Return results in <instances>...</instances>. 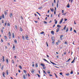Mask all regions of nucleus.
<instances>
[{
  "label": "nucleus",
  "instance_id": "f257e3e1",
  "mask_svg": "<svg viewBox=\"0 0 79 79\" xmlns=\"http://www.w3.org/2000/svg\"><path fill=\"white\" fill-rule=\"evenodd\" d=\"M25 37L26 40H28L29 37H28V36H27H27H25Z\"/></svg>",
  "mask_w": 79,
  "mask_h": 79
},
{
  "label": "nucleus",
  "instance_id": "f03ea898",
  "mask_svg": "<svg viewBox=\"0 0 79 79\" xmlns=\"http://www.w3.org/2000/svg\"><path fill=\"white\" fill-rule=\"evenodd\" d=\"M63 19L62 18V19H61V20L60 21V23H59V24H61V23H62V22H63Z\"/></svg>",
  "mask_w": 79,
  "mask_h": 79
},
{
  "label": "nucleus",
  "instance_id": "7ed1b4c3",
  "mask_svg": "<svg viewBox=\"0 0 79 79\" xmlns=\"http://www.w3.org/2000/svg\"><path fill=\"white\" fill-rule=\"evenodd\" d=\"M11 34H9V38L10 39H11Z\"/></svg>",
  "mask_w": 79,
  "mask_h": 79
},
{
  "label": "nucleus",
  "instance_id": "20e7f679",
  "mask_svg": "<svg viewBox=\"0 0 79 79\" xmlns=\"http://www.w3.org/2000/svg\"><path fill=\"white\" fill-rule=\"evenodd\" d=\"M54 37H52L51 38L53 42L55 41V40H54Z\"/></svg>",
  "mask_w": 79,
  "mask_h": 79
},
{
  "label": "nucleus",
  "instance_id": "39448f33",
  "mask_svg": "<svg viewBox=\"0 0 79 79\" xmlns=\"http://www.w3.org/2000/svg\"><path fill=\"white\" fill-rule=\"evenodd\" d=\"M45 61H46V62H47V63H49V64H50V63H49V62H48V61H47L46 59H43Z\"/></svg>",
  "mask_w": 79,
  "mask_h": 79
},
{
  "label": "nucleus",
  "instance_id": "423d86ee",
  "mask_svg": "<svg viewBox=\"0 0 79 79\" xmlns=\"http://www.w3.org/2000/svg\"><path fill=\"white\" fill-rule=\"evenodd\" d=\"M60 30V28H57L56 30V32H58V31H59V30Z\"/></svg>",
  "mask_w": 79,
  "mask_h": 79
},
{
  "label": "nucleus",
  "instance_id": "0eeeda50",
  "mask_svg": "<svg viewBox=\"0 0 79 79\" xmlns=\"http://www.w3.org/2000/svg\"><path fill=\"white\" fill-rule=\"evenodd\" d=\"M54 31H51V34H53V35H54Z\"/></svg>",
  "mask_w": 79,
  "mask_h": 79
},
{
  "label": "nucleus",
  "instance_id": "6e6552de",
  "mask_svg": "<svg viewBox=\"0 0 79 79\" xmlns=\"http://www.w3.org/2000/svg\"><path fill=\"white\" fill-rule=\"evenodd\" d=\"M20 29L21 32H22V31H23V29H22V28L21 27H20Z\"/></svg>",
  "mask_w": 79,
  "mask_h": 79
},
{
  "label": "nucleus",
  "instance_id": "1a4fd4ad",
  "mask_svg": "<svg viewBox=\"0 0 79 79\" xmlns=\"http://www.w3.org/2000/svg\"><path fill=\"white\" fill-rule=\"evenodd\" d=\"M50 62L51 63H52V64H54V65H56V64L52 62L51 61H50Z\"/></svg>",
  "mask_w": 79,
  "mask_h": 79
},
{
  "label": "nucleus",
  "instance_id": "9d476101",
  "mask_svg": "<svg viewBox=\"0 0 79 79\" xmlns=\"http://www.w3.org/2000/svg\"><path fill=\"white\" fill-rule=\"evenodd\" d=\"M10 18H12V16H13V14H12V13H11L10 14Z\"/></svg>",
  "mask_w": 79,
  "mask_h": 79
},
{
  "label": "nucleus",
  "instance_id": "9b49d317",
  "mask_svg": "<svg viewBox=\"0 0 79 79\" xmlns=\"http://www.w3.org/2000/svg\"><path fill=\"white\" fill-rule=\"evenodd\" d=\"M12 38H15V34H14V33H12Z\"/></svg>",
  "mask_w": 79,
  "mask_h": 79
},
{
  "label": "nucleus",
  "instance_id": "f8f14e48",
  "mask_svg": "<svg viewBox=\"0 0 79 79\" xmlns=\"http://www.w3.org/2000/svg\"><path fill=\"white\" fill-rule=\"evenodd\" d=\"M74 61H75V57H74L73 60L71 62V63H73L74 62Z\"/></svg>",
  "mask_w": 79,
  "mask_h": 79
},
{
  "label": "nucleus",
  "instance_id": "ddd939ff",
  "mask_svg": "<svg viewBox=\"0 0 79 79\" xmlns=\"http://www.w3.org/2000/svg\"><path fill=\"white\" fill-rule=\"evenodd\" d=\"M2 61H3V62H4V61H5V57H4V56H2Z\"/></svg>",
  "mask_w": 79,
  "mask_h": 79
},
{
  "label": "nucleus",
  "instance_id": "4468645a",
  "mask_svg": "<svg viewBox=\"0 0 79 79\" xmlns=\"http://www.w3.org/2000/svg\"><path fill=\"white\" fill-rule=\"evenodd\" d=\"M54 21H55V24H57V23H58V21L56 19H55Z\"/></svg>",
  "mask_w": 79,
  "mask_h": 79
},
{
  "label": "nucleus",
  "instance_id": "2eb2a0df",
  "mask_svg": "<svg viewBox=\"0 0 79 79\" xmlns=\"http://www.w3.org/2000/svg\"><path fill=\"white\" fill-rule=\"evenodd\" d=\"M40 64L42 66H43V67H44V66H45V65L44 64L41 63Z\"/></svg>",
  "mask_w": 79,
  "mask_h": 79
},
{
  "label": "nucleus",
  "instance_id": "dca6fc26",
  "mask_svg": "<svg viewBox=\"0 0 79 79\" xmlns=\"http://www.w3.org/2000/svg\"><path fill=\"white\" fill-rule=\"evenodd\" d=\"M2 75L4 77H5V73L4 72L2 73Z\"/></svg>",
  "mask_w": 79,
  "mask_h": 79
},
{
  "label": "nucleus",
  "instance_id": "f3484780",
  "mask_svg": "<svg viewBox=\"0 0 79 79\" xmlns=\"http://www.w3.org/2000/svg\"><path fill=\"white\" fill-rule=\"evenodd\" d=\"M62 37H63V35H61L60 37V38L61 40H62V39H63Z\"/></svg>",
  "mask_w": 79,
  "mask_h": 79
},
{
  "label": "nucleus",
  "instance_id": "a211bd4d",
  "mask_svg": "<svg viewBox=\"0 0 79 79\" xmlns=\"http://www.w3.org/2000/svg\"><path fill=\"white\" fill-rule=\"evenodd\" d=\"M50 10L51 11H52V12H53V11H54V9H53V8H52H52H51Z\"/></svg>",
  "mask_w": 79,
  "mask_h": 79
},
{
  "label": "nucleus",
  "instance_id": "6ab92c4d",
  "mask_svg": "<svg viewBox=\"0 0 79 79\" xmlns=\"http://www.w3.org/2000/svg\"><path fill=\"white\" fill-rule=\"evenodd\" d=\"M67 7V8H69L70 6H69V3H68L67 4V6H66Z\"/></svg>",
  "mask_w": 79,
  "mask_h": 79
},
{
  "label": "nucleus",
  "instance_id": "aec40b11",
  "mask_svg": "<svg viewBox=\"0 0 79 79\" xmlns=\"http://www.w3.org/2000/svg\"><path fill=\"white\" fill-rule=\"evenodd\" d=\"M68 31H69V30H68V27H67L66 28V32H68Z\"/></svg>",
  "mask_w": 79,
  "mask_h": 79
},
{
  "label": "nucleus",
  "instance_id": "412c9836",
  "mask_svg": "<svg viewBox=\"0 0 79 79\" xmlns=\"http://www.w3.org/2000/svg\"><path fill=\"white\" fill-rule=\"evenodd\" d=\"M6 62L8 64V58L6 59Z\"/></svg>",
  "mask_w": 79,
  "mask_h": 79
},
{
  "label": "nucleus",
  "instance_id": "4be33fe9",
  "mask_svg": "<svg viewBox=\"0 0 79 79\" xmlns=\"http://www.w3.org/2000/svg\"><path fill=\"white\" fill-rule=\"evenodd\" d=\"M57 27H61V26H60V25H57Z\"/></svg>",
  "mask_w": 79,
  "mask_h": 79
},
{
  "label": "nucleus",
  "instance_id": "5701e85b",
  "mask_svg": "<svg viewBox=\"0 0 79 79\" xmlns=\"http://www.w3.org/2000/svg\"><path fill=\"white\" fill-rule=\"evenodd\" d=\"M71 60V59L69 58V60L66 61V62H69V60Z\"/></svg>",
  "mask_w": 79,
  "mask_h": 79
},
{
  "label": "nucleus",
  "instance_id": "b1692460",
  "mask_svg": "<svg viewBox=\"0 0 79 79\" xmlns=\"http://www.w3.org/2000/svg\"><path fill=\"white\" fill-rule=\"evenodd\" d=\"M66 25H65L64 27V30H65L66 29Z\"/></svg>",
  "mask_w": 79,
  "mask_h": 79
},
{
  "label": "nucleus",
  "instance_id": "393cba45",
  "mask_svg": "<svg viewBox=\"0 0 79 79\" xmlns=\"http://www.w3.org/2000/svg\"><path fill=\"white\" fill-rule=\"evenodd\" d=\"M23 79H26V77L25 76V75H24V74L23 75Z\"/></svg>",
  "mask_w": 79,
  "mask_h": 79
},
{
  "label": "nucleus",
  "instance_id": "a878e982",
  "mask_svg": "<svg viewBox=\"0 0 79 79\" xmlns=\"http://www.w3.org/2000/svg\"><path fill=\"white\" fill-rule=\"evenodd\" d=\"M2 18H3L4 19V18H5V15H4L3 14L2 15Z\"/></svg>",
  "mask_w": 79,
  "mask_h": 79
},
{
  "label": "nucleus",
  "instance_id": "bb28decb",
  "mask_svg": "<svg viewBox=\"0 0 79 79\" xmlns=\"http://www.w3.org/2000/svg\"><path fill=\"white\" fill-rule=\"evenodd\" d=\"M4 38H5V39L6 40L7 39V37H6V36H4Z\"/></svg>",
  "mask_w": 79,
  "mask_h": 79
},
{
  "label": "nucleus",
  "instance_id": "cd10ccee",
  "mask_svg": "<svg viewBox=\"0 0 79 79\" xmlns=\"http://www.w3.org/2000/svg\"><path fill=\"white\" fill-rule=\"evenodd\" d=\"M14 42L15 44H16L17 43V41L16 40H14Z\"/></svg>",
  "mask_w": 79,
  "mask_h": 79
},
{
  "label": "nucleus",
  "instance_id": "c85d7f7f",
  "mask_svg": "<svg viewBox=\"0 0 79 79\" xmlns=\"http://www.w3.org/2000/svg\"><path fill=\"white\" fill-rule=\"evenodd\" d=\"M34 73V69H32V71H31V73L33 74Z\"/></svg>",
  "mask_w": 79,
  "mask_h": 79
},
{
  "label": "nucleus",
  "instance_id": "c756f323",
  "mask_svg": "<svg viewBox=\"0 0 79 79\" xmlns=\"http://www.w3.org/2000/svg\"><path fill=\"white\" fill-rule=\"evenodd\" d=\"M19 68H20V69H23V68H22V67L21 65H20L19 66Z\"/></svg>",
  "mask_w": 79,
  "mask_h": 79
},
{
  "label": "nucleus",
  "instance_id": "7c9ffc66",
  "mask_svg": "<svg viewBox=\"0 0 79 79\" xmlns=\"http://www.w3.org/2000/svg\"><path fill=\"white\" fill-rule=\"evenodd\" d=\"M43 73H44V74H47V73H46V72H45V70H43Z\"/></svg>",
  "mask_w": 79,
  "mask_h": 79
},
{
  "label": "nucleus",
  "instance_id": "2f4dec72",
  "mask_svg": "<svg viewBox=\"0 0 79 79\" xmlns=\"http://www.w3.org/2000/svg\"><path fill=\"white\" fill-rule=\"evenodd\" d=\"M42 8V6H40V7L38 8V9H39V10H41Z\"/></svg>",
  "mask_w": 79,
  "mask_h": 79
},
{
  "label": "nucleus",
  "instance_id": "473e14b6",
  "mask_svg": "<svg viewBox=\"0 0 79 79\" xmlns=\"http://www.w3.org/2000/svg\"><path fill=\"white\" fill-rule=\"evenodd\" d=\"M66 13H67L66 12H65L64 13H63V14L62 15H66Z\"/></svg>",
  "mask_w": 79,
  "mask_h": 79
},
{
  "label": "nucleus",
  "instance_id": "72a5a7b5",
  "mask_svg": "<svg viewBox=\"0 0 79 79\" xmlns=\"http://www.w3.org/2000/svg\"><path fill=\"white\" fill-rule=\"evenodd\" d=\"M6 73L7 75H8V70H7L6 71Z\"/></svg>",
  "mask_w": 79,
  "mask_h": 79
},
{
  "label": "nucleus",
  "instance_id": "f704fd0d",
  "mask_svg": "<svg viewBox=\"0 0 79 79\" xmlns=\"http://www.w3.org/2000/svg\"><path fill=\"white\" fill-rule=\"evenodd\" d=\"M22 39H23V40H25V38L24 36H22Z\"/></svg>",
  "mask_w": 79,
  "mask_h": 79
},
{
  "label": "nucleus",
  "instance_id": "c9c22d12",
  "mask_svg": "<svg viewBox=\"0 0 79 79\" xmlns=\"http://www.w3.org/2000/svg\"><path fill=\"white\" fill-rule=\"evenodd\" d=\"M70 74H73V70H72V71L70 73Z\"/></svg>",
  "mask_w": 79,
  "mask_h": 79
},
{
  "label": "nucleus",
  "instance_id": "e433bc0d",
  "mask_svg": "<svg viewBox=\"0 0 79 79\" xmlns=\"http://www.w3.org/2000/svg\"><path fill=\"white\" fill-rule=\"evenodd\" d=\"M4 14L5 15H7V12L6 11L4 12Z\"/></svg>",
  "mask_w": 79,
  "mask_h": 79
},
{
  "label": "nucleus",
  "instance_id": "4c0bfd02",
  "mask_svg": "<svg viewBox=\"0 0 79 79\" xmlns=\"http://www.w3.org/2000/svg\"><path fill=\"white\" fill-rule=\"evenodd\" d=\"M35 67H38V65H37V64H35Z\"/></svg>",
  "mask_w": 79,
  "mask_h": 79
},
{
  "label": "nucleus",
  "instance_id": "58836bf2",
  "mask_svg": "<svg viewBox=\"0 0 79 79\" xmlns=\"http://www.w3.org/2000/svg\"><path fill=\"white\" fill-rule=\"evenodd\" d=\"M3 29H1V32L2 33V34L3 33Z\"/></svg>",
  "mask_w": 79,
  "mask_h": 79
},
{
  "label": "nucleus",
  "instance_id": "ea45409f",
  "mask_svg": "<svg viewBox=\"0 0 79 79\" xmlns=\"http://www.w3.org/2000/svg\"><path fill=\"white\" fill-rule=\"evenodd\" d=\"M44 31H42L40 33V34H44Z\"/></svg>",
  "mask_w": 79,
  "mask_h": 79
},
{
  "label": "nucleus",
  "instance_id": "a19ab883",
  "mask_svg": "<svg viewBox=\"0 0 79 79\" xmlns=\"http://www.w3.org/2000/svg\"><path fill=\"white\" fill-rule=\"evenodd\" d=\"M65 75H66V76H69V73H67V74H65Z\"/></svg>",
  "mask_w": 79,
  "mask_h": 79
},
{
  "label": "nucleus",
  "instance_id": "79ce46f5",
  "mask_svg": "<svg viewBox=\"0 0 79 79\" xmlns=\"http://www.w3.org/2000/svg\"><path fill=\"white\" fill-rule=\"evenodd\" d=\"M47 72H48V74H50V72L49 70H48Z\"/></svg>",
  "mask_w": 79,
  "mask_h": 79
},
{
  "label": "nucleus",
  "instance_id": "37998d69",
  "mask_svg": "<svg viewBox=\"0 0 79 79\" xmlns=\"http://www.w3.org/2000/svg\"><path fill=\"white\" fill-rule=\"evenodd\" d=\"M46 45H47V47H48V43H47V42H46Z\"/></svg>",
  "mask_w": 79,
  "mask_h": 79
},
{
  "label": "nucleus",
  "instance_id": "c03bdc74",
  "mask_svg": "<svg viewBox=\"0 0 79 79\" xmlns=\"http://www.w3.org/2000/svg\"><path fill=\"white\" fill-rule=\"evenodd\" d=\"M6 24H7V23L6 22V23H5V24H4L5 27V26H6Z\"/></svg>",
  "mask_w": 79,
  "mask_h": 79
},
{
  "label": "nucleus",
  "instance_id": "a18cd8bd",
  "mask_svg": "<svg viewBox=\"0 0 79 79\" xmlns=\"http://www.w3.org/2000/svg\"><path fill=\"white\" fill-rule=\"evenodd\" d=\"M23 71L25 74H26V71L25 70H24Z\"/></svg>",
  "mask_w": 79,
  "mask_h": 79
},
{
  "label": "nucleus",
  "instance_id": "49530a36",
  "mask_svg": "<svg viewBox=\"0 0 79 79\" xmlns=\"http://www.w3.org/2000/svg\"><path fill=\"white\" fill-rule=\"evenodd\" d=\"M60 75H63V73L60 72Z\"/></svg>",
  "mask_w": 79,
  "mask_h": 79
},
{
  "label": "nucleus",
  "instance_id": "de8ad7c7",
  "mask_svg": "<svg viewBox=\"0 0 79 79\" xmlns=\"http://www.w3.org/2000/svg\"><path fill=\"white\" fill-rule=\"evenodd\" d=\"M15 45H14L13 46V48H14V50H15Z\"/></svg>",
  "mask_w": 79,
  "mask_h": 79
},
{
  "label": "nucleus",
  "instance_id": "09e8293b",
  "mask_svg": "<svg viewBox=\"0 0 79 79\" xmlns=\"http://www.w3.org/2000/svg\"><path fill=\"white\" fill-rule=\"evenodd\" d=\"M1 69L2 70H3V65L2 66V67L1 68Z\"/></svg>",
  "mask_w": 79,
  "mask_h": 79
},
{
  "label": "nucleus",
  "instance_id": "8fccbe9b",
  "mask_svg": "<svg viewBox=\"0 0 79 79\" xmlns=\"http://www.w3.org/2000/svg\"><path fill=\"white\" fill-rule=\"evenodd\" d=\"M37 75L39 77H40V76L39 74H37Z\"/></svg>",
  "mask_w": 79,
  "mask_h": 79
},
{
  "label": "nucleus",
  "instance_id": "3c124183",
  "mask_svg": "<svg viewBox=\"0 0 79 79\" xmlns=\"http://www.w3.org/2000/svg\"><path fill=\"white\" fill-rule=\"evenodd\" d=\"M74 32H75V33H77V32H76V30H74Z\"/></svg>",
  "mask_w": 79,
  "mask_h": 79
},
{
  "label": "nucleus",
  "instance_id": "603ef678",
  "mask_svg": "<svg viewBox=\"0 0 79 79\" xmlns=\"http://www.w3.org/2000/svg\"><path fill=\"white\" fill-rule=\"evenodd\" d=\"M44 23H45V24H47V22L45 21H44Z\"/></svg>",
  "mask_w": 79,
  "mask_h": 79
},
{
  "label": "nucleus",
  "instance_id": "864d4df0",
  "mask_svg": "<svg viewBox=\"0 0 79 79\" xmlns=\"http://www.w3.org/2000/svg\"><path fill=\"white\" fill-rule=\"evenodd\" d=\"M56 7H57V8H58V4H57Z\"/></svg>",
  "mask_w": 79,
  "mask_h": 79
},
{
  "label": "nucleus",
  "instance_id": "5fc2aeb1",
  "mask_svg": "<svg viewBox=\"0 0 79 79\" xmlns=\"http://www.w3.org/2000/svg\"><path fill=\"white\" fill-rule=\"evenodd\" d=\"M43 68L44 69H46V67H43Z\"/></svg>",
  "mask_w": 79,
  "mask_h": 79
},
{
  "label": "nucleus",
  "instance_id": "6e6d98bb",
  "mask_svg": "<svg viewBox=\"0 0 79 79\" xmlns=\"http://www.w3.org/2000/svg\"><path fill=\"white\" fill-rule=\"evenodd\" d=\"M70 31H72V29L73 28H72V27H70Z\"/></svg>",
  "mask_w": 79,
  "mask_h": 79
},
{
  "label": "nucleus",
  "instance_id": "4d7b16f0",
  "mask_svg": "<svg viewBox=\"0 0 79 79\" xmlns=\"http://www.w3.org/2000/svg\"><path fill=\"white\" fill-rule=\"evenodd\" d=\"M2 16H0V20L2 19Z\"/></svg>",
  "mask_w": 79,
  "mask_h": 79
},
{
  "label": "nucleus",
  "instance_id": "13d9d810",
  "mask_svg": "<svg viewBox=\"0 0 79 79\" xmlns=\"http://www.w3.org/2000/svg\"><path fill=\"white\" fill-rule=\"evenodd\" d=\"M64 13V10H62V13Z\"/></svg>",
  "mask_w": 79,
  "mask_h": 79
},
{
  "label": "nucleus",
  "instance_id": "bf43d9fd",
  "mask_svg": "<svg viewBox=\"0 0 79 79\" xmlns=\"http://www.w3.org/2000/svg\"><path fill=\"white\" fill-rule=\"evenodd\" d=\"M15 28L16 29H17L18 28V27H17V26L15 25Z\"/></svg>",
  "mask_w": 79,
  "mask_h": 79
},
{
  "label": "nucleus",
  "instance_id": "052dcab7",
  "mask_svg": "<svg viewBox=\"0 0 79 79\" xmlns=\"http://www.w3.org/2000/svg\"><path fill=\"white\" fill-rule=\"evenodd\" d=\"M7 26H10V23H8L7 24Z\"/></svg>",
  "mask_w": 79,
  "mask_h": 79
},
{
  "label": "nucleus",
  "instance_id": "680f3d73",
  "mask_svg": "<svg viewBox=\"0 0 79 79\" xmlns=\"http://www.w3.org/2000/svg\"><path fill=\"white\" fill-rule=\"evenodd\" d=\"M52 16H53V15L51 14V18H52Z\"/></svg>",
  "mask_w": 79,
  "mask_h": 79
},
{
  "label": "nucleus",
  "instance_id": "e2e57ef3",
  "mask_svg": "<svg viewBox=\"0 0 79 79\" xmlns=\"http://www.w3.org/2000/svg\"><path fill=\"white\" fill-rule=\"evenodd\" d=\"M64 20H65V21H67L68 20V19H65Z\"/></svg>",
  "mask_w": 79,
  "mask_h": 79
},
{
  "label": "nucleus",
  "instance_id": "0e129e2a",
  "mask_svg": "<svg viewBox=\"0 0 79 79\" xmlns=\"http://www.w3.org/2000/svg\"><path fill=\"white\" fill-rule=\"evenodd\" d=\"M66 52H64V55H66Z\"/></svg>",
  "mask_w": 79,
  "mask_h": 79
},
{
  "label": "nucleus",
  "instance_id": "69168bd1",
  "mask_svg": "<svg viewBox=\"0 0 79 79\" xmlns=\"http://www.w3.org/2000/svg\"><path fill=\"white\" fill-rule=\"evenodd\" d=\"M34 22H35V23H37L38 21H34Z\"/></svg>",
  "mask_w": 79,
  "mask_h": 79
},
{
  "label": "nucleus",
  "instance_id": "338daca9",
  "mask_svg": "<svg viewBox=\"0 0 79 79\" xmlns=\"http://www.w3.org/2000/svg\"><path fill=\"white\" fill-rule=\"evenodd\" d=\"M52 75L49 74V76H50V77H52Z\"/></svg>",
  "mask_w": 79,
  "mask_h": 79
},
{
  "label": "nucleus",
  "instance_id": "774afa93",
  "mask_svg": "<svg viewBox=\"0 0 79 79\" xmlns=\"http://www.w3.org/2000/svg\"><path fill=\"white\" fill-rule=\"evenodd\" d=\"M8 34H11V33H10V31L9 32Z\"/></svg>",
  "mask_w": 79,
  "mask_h": 79
}]
</instances>
